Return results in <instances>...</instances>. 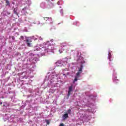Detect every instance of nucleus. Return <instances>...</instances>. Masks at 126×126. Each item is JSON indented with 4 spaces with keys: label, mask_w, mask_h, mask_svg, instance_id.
Masks as SVG:
<instances>
[{
    "label": "nucleus",
    "mask_w": 126,
    "mask_h": 126,
    "mask_svg": "<svg viewBox=\"0 0 126 126\" xmlns=\"http://www.w3.org/2000/svg\"><path fill=\"white\" fill-rule=\"evenodd\" d=\"M110 53L108 54V59H109V60H110L111 58H110Z\"/></svg>",
    "instance_id": "obj_17"
},
{
    "label": "nucleus",
    "mask_w": 126,
    "mask_h": 126,
    "mask_svg": "<svg viewBox=\"0 0 126 126\" xmlns=\"http://www.w3.org/2000/svg\"><path fill=\"white\" fill-rule=\"evenodd\" d=\"M81 73H82L81 72H79V71H78L76 73V77H80V74Z\"/></svg>",
    "instance_id": "obj_3"
},
{
    "label": "nucleus",
    "mask_w": 126,
    "mask_h": 126,
    "mask_svg": "<svg viewBox=\"0 0 126 126\" xmlns=\"http://www.w3.org/2000/svg\"><path fill=\"white\" fill-rule=\"evenodd\" d=\"M60 12L61 13V14L62 15H63V9H62L61 10H60Z\"/></svg>",
    "instance_id": "obj_11"
},
{
    "label": "nucleus",
    "mask_w": 126,
    "mask_h": 126,
    "mask_svg": "<svg viewBox=\"0 0 126 126\" xmlns=\"http://www.w3.org/2000/svg\"><path fill=\"white\" fill-rule=\"evenodd\" d=\"M60 126H64V125H63V123H62L60 124Z\"/></svg>",
    "instance_id": "obj_16"
},
{
    "label": "nucleus",
    "mask_w": 126,
    "mask_h": 126,
    "mask_svg": "<svg viewBox=\"0 0 126 126\" xmlns=\"http://www.w3.org/2000/svg\"><path fill=\"white\" fill-rule=\"evenodd\" d=\"M44 20H46V21L49 20V19L50 20H52V18H49V17H43Z\"/></svg>",
    "instance_id": "obj_6"
},
{
    "label": "nucleus",
    "mask_w": 126,
    "mask_h": 126,
    "mask_svg": "<svg viewBox=\"0 0 126 126\" xmlns=\"http://www.w3.org/2000/svg\"><path fill=\"white\" fill-rule=\"evenodd\" d=\"M114 82H115V81H116V80H114Z\"/></svg>",
    "instance_id": "obj_21"
},
{
    "label": "nucleus",
    "mask_w": 126,
    "mask_h": 126,
    "mask_svg": "<svg viewBox=\"0 0 126 126\" xmlns=\"http://www.w3.org/2000/svg\"><path fill=\"white\" fill-rule=\"evenodd\" d=\"M13 12L14 14H16V15H18V13L17 12V9L14 8L13 10Z\"/></svg>",
    "instance_id": "obj_5"
},
{
    "label": "nucleus",
    "mask_w": 126,
    "mask_h": 126,
    "mask_svg": "<svg viewBox=\"0 0 126 126\" xmlns=\"http://www.w3.org/2000/svg\"><path fill=\"white\" fill-rule=\"evenodd\" d=\"M25 9H26V7H25L24 8H23V10H25Z\"/></svg>",
    "instance_id": "obj_19"
},
{
    "label": "nucleus",
    "mask_w": 126,
    "mask_h": 126,
    "mask_svg": "<svg viewBox=\"0 0 126 126\" xmlns=\"http://www.w3.org/2000/svg\"><path fill=\"white\" fill-rule=\"evenodd\" d=\"M42 50H44V51H46L47 50V48H46L45 47H42Z\"/></svg>",
    "instance_id": "obj_12"
},
{
    "label": "nucleus",
    "mask_w": 126,
    "mask_h": 126,
    "mask_svg": "<svg viewBox=\"0 0 126 126\" xmlns=\"http://www.w3.org/2000/svg\"><path fill=\"white\" fill-rule=\"evenodd\" d=\"M71 112V110H70V109H69V110L67 111L68 114H70Z\"/></svg>",
    "instance_id": "obj_15"
},
{
    "label": "nucleus",
    "mask_w": 126,
    "mask_h": 126,
    "mask_svg": "<svg viewBox=\"0 0 126 126\" xmlns=\"http://www.w3.org/2000/svg\"><path fill=\"white\" fill-rule=\"evenodd\" d=\"M63 117L65 118V119H66L68 118V114L67 113H65V114L63 115Z\"/></svg>",
    "instance_id": "obj_9"
},
{
    "label": "nucleus",
    "mask_w": 126,
    "mask_h": 126,
    "mask_svg": "<svg viewBox=\"0 0 126 126\" xmlns=\"http://www.w3.org/2000/svg\"><path fill=\"white\" fill-rule=\"evenodd\" d=\"M47 125H50V121L49 120H46Z\"/></svg>",
    "instance_id": "obj_14"
},
{
    "label": "nucleus",
    "mask_w": 126,
    "mask_h": 126,
    "mask_svg": "<svg viewBox=\"0 0 126 126\" xmlns=\"http://www.w3.org/2000/svg\"><path fill=\"white\" fill-rule=\"evenodd\" d=\"M19 39L21 41H23V40H24V36L22 35V36H21V37Z\"/></svg>",
    "instance_id": "obj_10"
},
{
    "label": "nucleus",
    "mask_w": 126,
    "mask_h": 126,
    "mask_svg": "<svg viewBox=\"0 0 126 126\" xmlns=\"http://www.w3.org/2000/svg\"><path fill=\"white\" fill-rule=\"evenodd\" d=\"M83 69V65L81 64L78 71H79L80 72H82V69Z\"/></svg>",
    "instance_id": "obj_4"
},
{
    "label": "nucleus",
    "mask_w": 126,
    "mask_h": 126,
    "mask_svg": "<svg viewBox=\"0 0 126 126\" xmlns=\"http://www.w3.org/2000/svg\"><path fill=\"white\" fill-rule=\"evenodd\" d=\"M4 0L6 2V5H9L10 4V3L9 2V1H8V0Z\"/></svg>",
    "instance_id": "obj_7"
},
{
    "label": "nucleus",
    "mask_w": 126,
    "mask_h": 126,
    "mask_svg": "<svg viewBox=\"0 0 126 126\" xmlns=\"http://www.w3.org/2000/svg\"><path fill=\"white\" fill-rule=\"evenodd\" d=\"M2 104V102H0V105H1Z\"/></svg>",
    "instance_id": "obj_20"
},
{
    "label": "nucleus",
    "mask_w": 126,
    "mask_h": 126,
    "mask_svg": "<svg viewBox=\"0 0 126 126\" xmlns=\"http://www.w3.org/2000/svg\"><path fill=\"white\" fill-rule=\"evenodd\" d=\"M60 2H61L60 1H58V2H57V4H58V5H60Z\"/></svg>",
    "instance_id": "obj_18"
},
{
    "label": "nucleus",
    "mask_w": 126,
    "mask_h": 126,
    "mask_svg": "<svg viewBox=\"0 0 126 126\" xmlns=\"http://www.w3.org/2000/svg\"><path fill=\"white\" fill-rule=\"evenodd\" d=\"M11 38L12 39V40H15V37L14 36H11Z\"/></svg>",
    "instance_id": "obj_13"
},
{
    "label": "nucleus",
    "mask_w": 126,
    "mask_h": 126,
    "mask_svg": "<svg viewBox=\"0 0 126 126\" xmlns=\"http://www.w3.org/2000/svg\"><path fill=\"white\" fill-rule=\"evenodd\" d=\"M72 87H73L72 85H71L68 87V94H67L68 97H69V96H70V93H71L72 91Z\"/></svg>",
    "instance_id": "obj_2"
},
{
    "label": "nucleus",
    "mask_w": 126,
    "mask_h": 126,
    "mask_svg": "<svg viewBox=\"0 0 126 126\" xmlns=\"http://www.w3.org/2000/svg\"><path fill=\"white\" fill-rule=\"evenodd\" d=\"M26 43L28 47H31L32 45V39L31 38H27Z\"/></svg>",
    "instance_id": "obj_1"
},
{
    "label": "nucleus",
    "mask_w": 126,
    "mask_h": 126,
    "mask_svg": "<svg viewBox=\"0 0 126 126\" xmlns=\"http://www.w3.org/2000/svg\"><path fill=\"white\" fill-rule=\"evenodd\" d=\"M79 78H78V77H76L75 76V78H74V80L73 81V83H75V82H76V81H77V80H78Z\"/></svg>",
    "instance_id": "obj_8"
}]
</instances>
